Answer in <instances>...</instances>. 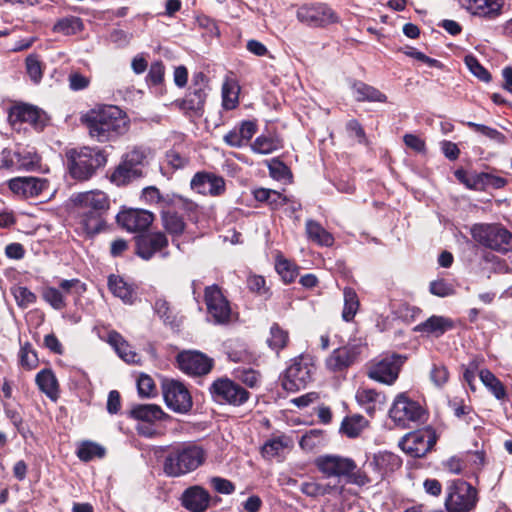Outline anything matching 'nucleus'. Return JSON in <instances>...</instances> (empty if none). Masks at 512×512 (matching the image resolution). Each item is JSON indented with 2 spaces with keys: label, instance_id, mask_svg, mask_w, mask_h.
I'll use <instances>...</instances> for the list:
<instances>
[{
  "label": "nucleus",
  "instance_id": "nucleus-19",
  "mask_svg": "<svg viewBox=\"0 0 512 512\" xmlns=\"http://www.w3.org/2000/svg\"><path fill=\"white\" fill-rule=\"evenodd\" d=\"M133 240L135 255L145 261L151 260L157 253H161L169 245L166 234L161 231H146L134 236Z\"/></svg>",
  "mask_w": 512,
  "mask_h": 512
},
{
  "label": "nucleus",
  "instance_id": "nucleus-11",
  "mask_svg": "<svg viewBox=\"0 0 512 512\" xmlns=\"http://www.w3.org/2000/svg\"><path fill=\"white\" fill-rule=\"evenodd\" d=\"M208 90V77L203 72L194 73L185 97L176 100L175 105L186 115L202 116Z\"/></svg>",
  "mask_w": 512,
  "mask_h": 512
},
{
  "label": "nucleus",
  "instance_id": "nucleus-56",
  "mask_svg": "<svg viewBox=\"0 0 512 512\" xmlns=\"http://www.w3.org/2000/svg\"><path fill=\"white\" fill-rule=\"evenodd\" d=\"M464 61L469 71L479 80L486 83L491 81L492 76L490 72L479 62V60L474 55L470 54L465 56Z\"/></svg>",
  "mask_w": 512,
  "mask_h": 512
},
{
  "label": "nucleus",
  "instance_id": "nucleus-50",
  "mask_svg": "<svg viewBox=\"0 0 512 512\" xmlns=\"http://www.w3.org/2000/svg\"><path fill=\"white\" fill-rule=\"evenodd\" d=\"M448 407L453 411V414L458 419H463L467 425H470L473 421L470 416L474 413L472 406L467 405L463 398L454 397L448 401Z\"/></svg>",
  "mask_w": 512,
  "mask_h": 512
},
{
  "label": "nucleus",
  "instance_id": "nucleus-7",
  "mask_svg": "<svg viewBox=\"0 0 512 512\" xmlns=\"http://www.w3.org/2000/svg\"><path fill=\"white\" fill-rule=\"evenodd\" d=\"M211 400L221 406L241 407L251 398V393L239 382L228 376L216 378L208 387Z\"/></svg>",
  "mask_w": 512,
  "mask_h": 512
},
{
  "label": "nucleus",
  "instance_id": "nucleus-38",
  "mask_svg": "<svg viewBox=\"0 0 512 512\" xmlns=\"http://www.w3.org/2000/svg\"><path fill=\"white\" fill-rule=\"evenodd\" d=\"M283 147V139L276 132L259 135L251 145L252 150L259 154H271Z\"/></svg>",
  "mask_w": 512,
  "mask_h": 512
},
{
  "label": "nucleus",
  "instance_id": "nucleus-55",
  "mask_svg": "<svg viewBox=\"0 0 512 512\" xmlns=\"http://www.w3.org/2000/svg\"><path fill=\"white\" fill-rule=\"evenodd\" d=\"M41 296L55 310H62L66 307V301L63 294L55 287H44Z\"/></svg>",
  "mask_w": 512,
  "mask_h": 512
},
{
  "label": "nucleus",
  "instance_id": "nucleus-62",
  "mask_svg": "<svg viewBox=\"0 0 512 512\" xmlns=\"http://www.w3.org/2000/svg\"><path fill=\"white\" fill-rule=\"evenodd\" d=\"M195 21L200 29L205 30V32L211 37L220 36V31L216 21L209 16L204 14H198L195 16Z\"/></svg>",
  "mask_w": 512,
  "mask_h": 512
},
{
  "label": "nucleus",
  "instance_id": "nucleus-57",
  "mask_svg": "<svg viewBox=\"0 0 512 512\" xmlns=\"http://www.w3.org/2000/svg\"><path fill=\"white\" fill-rule=\"evenodd\" d=\"M236 84L226 81L222 86V106L225 110L235 109L239 103Z\"/></svg>",
  "mask_w": 512,
  "mask_h": 512
},
{
  "label": "nucleus",
  "instance_id": "nucleus-54",
  "mask_svg": "<svg viewBox=\"0 0 512 512\" xmlns=\"http://www.w3.org/2000/svg\"><path fill=\"white\" fill-rule=\"evenodd\" d=\"M236 379L241 385L255 389L260 387L262 375L258 370L252 368L237 369L235 371Z\"/></svg>",
  "mask_w": 512,
  "mask_h": 512
},
{
  "label": "nucleus",
  "instance_id": "nucleus-1",
  "mask_svg": "<svg viewBox=\"0 0 512 512\" xmlns=\"http://www.w3.org/2000/svg\"><path fill=\"white\" fill-rule=\"evenodd\" d=\"M75 207L76 231L87 238H93L107 228L110 198L101 190L74 194L71 198Z\"/></svg>",
  "mask_w": 512,
  "mask_h": 512
},
{
  "label": "nucleus",
  "instance_id": "nucleus-4",
  "mask_svg": "<svg viewBox=\"0 0 512 512\" xmlns=\"http://www.w3.org/2000/svg\"><path fill=\"white\" fill-rule=\"evenodd\" d=\"M65 157L70 177L80 182L90 180L108 161L106 151L97 146L69 149L65 152Z\"/></svg>",
  "mask_w": 512,
  "mask_h": 512
},
{
  "label": "nucleus",
  "instance_id": "nucleus-63",
  "mask_svg": "<svg viewBox=\"0 0 512 512\" xmlns=\"http://www.w3.org/2000/svg\"><path fill=\"white\" fill-rule=\"evenodd\" d=\"M480 362L478 359H472L467 365L462 364L461 369L463 370V380L468 384L472 391L476 390L475 376L479 369Z\"/></svg>",
  "mask_w": 512,
  "mask_h": 512
},
{
  "label": "nucleus",
  "instance_id": "nucleus-8",
  "mask_svg": "<svg viewBox=\"0 0 512 512\" xmlns=\"http://www.w3.org/2000/svg\"><path fill=\"white\" fill-rule=\"evenodd\" d=\"M472 238L480 245L506 254L512 251V232L499 223H479L471 228Z\"/></svg>",
  "mask_w": 512,
  "mask_h": 512
},
{
  "label": "nucleus",
  "instance_id": "nucleus-35",
  "mask_svg": "<svg viewBox=\"0 0 512 512\" xmlns=\"http://www.w3.org/2000/svg\"><path fill=\"white\" fill-rule=\"evenodd\" d=\"M504 2H466L463 7L473 16L493 20L501 15Z\"/></svg>",
  "mask_w": 512,
  "mask_h": 512
},
{
  "label": "nucleus",
  "instance_id": "nucleus-45",
  "mask_svg": "<svg viewBox=\"0 0 512 512\" xmlns=\"http://www.w3.org/2000/svg\"><path fill=\"white\" fill-rule=\"evenodd\" d=\"M290 439L281 435L267 440L261 447V455L267 460H271L280 455V453L289 446Z\"/></svg>",
  "mask_w": 512,
  "mask_h": 512
},
{
  "label": "nucleus",
  "instance_id": "nucleus-61",
  "mask_svg": "<svg viewBox=\"0 0 512 512\" xmlns=\"http://www.w3.org/2000/svg\"><path fill=\"white\" fill-rule=\"evenodd\" d=\"M165 75V66L162 61H155L150 65L148 74L146 75V83L148 86H158L163 83Z\"/></svg>",
  "mask_w": 512,
  "mask_h": 512
},
{
  "label": "nucleus",
  "instance_id": "nucleus-46",
  "mask_svg": "<svg viewBox=\"0 0 512 512\" xmlns=\"http://www.w3.org/2000/svg\"><path fill=\"white\" fill-rule=\"evenodd\" d=\"M77 457L83 462H90L95 458H103L106 455V449L93 441H83L76 451Z\"/></svg>",
  "mask_w": 512,
  "mask_h": 512
},
{
  "label": "nucleus",
  "instance_id": "nucleus-6",
  "mask_svg": "<svg viewBox=\"0 0 512 512\" xmlns=\"http://www.w3.org/2000/svg\"><path fill=\"white\" fill-rule=\"evenodd\" d=\"M479 499L478 489L463 479L446 483L444 507L447 512H474Z\"/></svg>",
  "mask_w": 512,
  "mask_h": 512
},
{
  "label": "nucleus",
  "instance_id": "nucleus-51",
  "mask_svg": "<svg viewBox=\"0 0 512 512\" xmlns=\"http://www.w3.org/2000/svg\"><path fill=\"white\" fill-rule=\"evenodd\" d=\"M26 72L31 81L39 84L43 78L44 66L38 54H30L25 59Z\"/></svg>",
  "mask_w": 512,
  "mask_h": 512
},
{
  "label": "nucleus",
  "instance_id": "nucleus-43",
  "mask_svg": "<svg viewBox=\"0 0 512 512\" xmlns=\"http://www.w3.org/2000/svg\"><path fill=\"white\" fill-rule=\"evenodd\" d=\"M479 378L496 399L503 400L507 396L504 384L489 369L480 370Z\"/></svg>",
  "mask_w": 512,
  "mask_h": 512
},
{
  "label": "nucleus",
  "instance_id": "nucleus-18",
  "mask_svg": "<svg viewBox=\"0 0 512 512\" xmlns=\"http://www.w3.org/2000/svg\"><path fill=\"white\" fill-rule=\"evenodd\" d=\"M402 363L400 355H387L370 363L367 376L374 381L392 385L398 379Z\"/></svg>",
  "mask_w": 512,
  "mask_h": 512
},
{
  "label": "nucleus",
  "instance_id": "nucleus-41",
  "mask_svg": "<svg viewBox=\"0 0 512 512\" xmlns=\"http://www.w3.org/2000/svg\"><path fill=\"white\" fill-rule=\"evenodd\" d=\"M266 343L272 351L279 354V352L287 348L290 343L289 331L274 322L270 327L269 337Z\"/></svg>",
  "mask_w": 512,
  "mask_h": 512
},
{
  "label": "nucleus",
  "instance_id": "nucleus-60",
  "mask_svg": "<svg viewBox=\"0 0 512 512\" xmlns=\"http://www.w3.org/2000/svg\"><path fill=\"white\" fill-rule=\"evenodd\" d=\"M138 394L142 398H152L156 396V385L154 380L147 374H141L137 380Z\"/></svg>",
  "mask_w": 512,
  "mask_h": 512
},
{
  "label": "nucleus",
  "instance_id": "nucleus-10",
  "mask_svg": "<svg viewBox=\"0 0 512 512\" xmlns=\"http://www.w3.org/2000/svg\"><path fill=\"white\" fill-rule=\"evenodd\" d=\"M316 371L313 358L310 355H300L292 360L281 377V385L288 392L304 389L312 381Z\"/></svg>",
  "mask_w": 512,
  "mask_h": 512
},
{
  "label": "nucleus",
  "instance_id": "nucleus-16",
  "mask_svg": "<svg viewBox=\"0 0 512 512\" xmlns=\"http://www.w3.org/2000/svg\"><path fill=\"white\" fill-rule=\"evenodd\" d=\"M204 302L207 314L213 322L218 325H225L231 321L232 308L230 301L223 293L218 284L206 286L204 289Z\"/></svg>",
  "mask_w": 512,
  "mask_h": 512
},
{
  "label": "nucleus",
  "instance_id": "nucleus-21",
  "mask_svg": "<svg viewBox=\"0 0 512 512\" xmlns=\"http://www.w3.org/2000/svg\"><path fill=\"white\" fill-rule=\"evenodd\" d=\"M49 180L41 177L23 176L8 180L9 190L19 199L36 198L49 189Z\"/></svg>",
  "mask_w": 512,
  "mask_h": 512
},
{
  "label": "nucleus",
  "instance_id": "nucleus-44",
  "mask_svg": "<svg viewBox=\"0 0 512 512\" xmlns=\"http://www.w3.org/2000/svg\"><path fill=\"white\" fill-rule=\"evenodd\" d=\"M343 296L344 305L342 310V319L345 322H351L360 308V301L356 291L351 287L344 288Z\"/></svg>",
  "mask_w": 512,
  "mask_h": 512
},
{
  "label": "nucleus",
  "instance_id": "nucleus-58",
  "mask_svg": "<svg viewBox=\"0 0 512 512\" xmlns=\"http://www.w3.org/2000/svg\"><path fill=\"white\" fill-rule=\"evenodd\" d=\"M12 293L17 305L22 309L27 308L29 305L34 304L37 301L36 294L24 286L15 287L12 290Z\"/></svg>",
  "mask_w": 512,
  "mask_h": 512
},
{
  "label": "nucleus",
  "instance_id": "nucleus-48",
  "mask_svg": "<svg viewBox=\"0 0 512 512\" xmlns=\"http://www.w3.org/2000/svg\"><path fill=\"white\" fill-rule=\"evenodd\" d=\"M18 358L19 365L27 371L38 367V355L30 342H25L23 345H21Z\"/></svg>",
  "mask_w": 512,
  "mask_h": 512
},
{
  "label": "nucleus",
  "instance_id": "nucleus-40",
  "mask_svg": "<svg viewBox=\"0 0 512 512\" xmlns=\"http://www.w3.org/2000/svg\"><path fill=\"white\" fill-rule=\"evenodd\" d=\"M160 216L162 225L168 234L179 237L184 233L186 223L177 211L160 210Z\"/></svg>",
  "mask_w": 512,
  "mask_h": 512
},
{
  "label": "nucleus",
  "instance_id": "nucleus-42",
  "mask_svg": "<svg viewBox=\"0 0 512 512\" xmlns=\"http://www.w3.org/2000/svg\"><path fill=\"white\" fill-rule=\"evenodd\" d=\"M275 270L285 284L293 283L299 274L298 265L284 257L282 253H278L275 257Z\"/></svg>",
  "mask_w": 512,
  "mask_h": 512
},
{
  "label": "nucleus",
  "instance_id": "nucleus-37",
  "mask_svg": "<svg viewBox=\"0 0 512 512\" xmlns=\"http://www.w3.org/2000/svg\"><path fill=\"white\" fill-rule=\"evenodd\" d=\"M107 342L114 348L117 355L127 363H135L137 353L131 348V345L116 330H112L107 335Z\"/></svg>",
  "mask_w": 512,
  "mask_h": 512
},
{
  "label": "nucleus",
  "instance_id": "nucleus-3",
  "mask_svg": "<svg viewBox=\"0 0 512 512\" xmlns=\"http://www.w3.org/2000/svg\"><path fill=\"white\" fill-rule=\"evenodd\" d=\"M163 472L168 477H181L199 468L206 459L203 447L194 441L176 442L164 450Z\"/></svg>",
  "mask_w": 512,
  "mask_h": 512
},
{
  "label": "nucleus",
  "instance_id": "nucleus-25",
  "mask_svg": "<svg viewBox=\"0 0 512 512\" xmlns=\"http://www.w3.org/2000/svg\"><path fill=\"white\" fill-rule=\"evenodd\" d=\"M357 404L370 416L374 417L377 410H381L387 402L385 393L373 388L359 387L355 393Z\"/></svg>",
  "mask_w": 512,
  "mask_h": 512
},
{
  "label": "nucleus",
  "instance_id": "nucleus-24",
  "mask_svg": "<svg viewBox=\"0 0 512 512\" xmlns=\"http://www.w3.org/2000/svg\"><path fill=\"white\" fill-rule=\"evenodd\" d=\"M455 327L453 319L440 315H432L425 321L417 324L413 328V331L420 333L422 336L440 338Z\"/></svg>",
  "mask_w": 512,
  "mask_h": 512
},
{
  "label": "nucleus",
  "instance_id": "nucleus-5",
  "mask_svg": "<svg viewBox=\"0 0 512 512\" xmlns=\"http://www.w3.org/2000/svg\"><path fill=\"white\" fill-rule=\"evenodd\" d=\"M314 465L327 478H344L347 483L357 486H365L372 481L367 473L358 468L356 462L349 457L338 454L320 455L315 459Z\"/></svg>",
  "mask_w": 512,
  "mask_h": 512
},
{
  "label": "nucleus",
  "instance_id": "nucleus-36",
  "mask_svg": "<svg viewBox=\"0 0 512 512\" xmlns=\"http://www.w3.org/2000/svg\"><path fill=\"white\" fill-rule=\"evenodd\" d=\"M305 232L307 239L319 246L331 247L334 244V236L316 220L306 221Z\"/></svg>",
  "mask_w": 512,
  "mask_h": 512
},
{
  "label": "nucleus",
  "instance_id": "nucleus-52",
  "mask_svg": "<svg viewBox=\"0 0 512 512\" xmlns=\"http://www.w3.org/2000/svg\"><path fill=\"white\" fill-rule=\"evenodd\" d=\"M465 125L468 128H470L471 130H473L474 132L480 133L483 136L489 138L490 140H492L498 144H506L507 143L506 136L502 132L498 131L495 128H492V127L484 125V124H478L475 122H471V121L466 122Z\"/></svg>",
  "mask_w": 512,
  "mask_h": 512
},
{
  "label": "nucleus",
  "instance_id": "nucleus-13",
  "mask_svg": "<svg viewBox=\"0 0 512 512\" xmlns=\"http://www.w3.org/2000/svg\"><path fill=\"white\" fill-rule=\"evenodd\" d=\"M440 433L432 426L408 433L401 442L402 450L414 458L425 457L434 449Z\"/></svg>",
  "mask_w": 512,
  "mask_h": 512
},
{
  "label": "nucleus",
  "instance_id": "nucleus-32",
  "mask_svg": "<svg viewBox=\"0 0 512 512\" xmlns=\"http://www.w3.org/2000/svg\"><path fill=\"white\" fill-rule=\"evenodd\" d=\"M36 385L50 400L57 401L60 396V386L55 373L50 368L40 370L35 377Z\"/></svg>",
  "mask_w": 512,
  "mask_h": 512
},
{
  "label": "nucleus",
  "instance_id": "nucleus-53",
  "mask_svg": "<svg viewBox=\"0 0 512 512\" xmlns=\"http://www.w3.org/2000/svg\"><path fill=\"white\" fill-rule=\"evenodd\" d=\"M269 175L277 181H292L293 174L291 169L279 158H273L268 162Z\"/></svg>",
  "mask_w": 512,
  "mask_h": 512
},
{
  "label": "nucleus",
  "instance_id": "nucleus-49",
  "mask_svg": "<svg viewBox=\"0 0 512 512\" xmlns=\"http://www.w3.org/2000/svg\"><path fill=\"white\" fill-rule=\"evenodd\" d=\"M84 29L83 22L78 17H65L57 21L53 30L64 35H74Z\"/></svg>",
  "mask_w": 512,
  "mask_h": 512
},
{
  "label": "nucleus",
  "instance_id": "nucleus-47",
  "mask_svg": "<svg viewBox=\"0 0 512 512\" xmlns=\"http://www.w3.org/2000/svg\"><path fill=\"white\" fill-rule=\"evenodd\" d=\"M155 313L163 320L165 325H169L172 329L179 328L180 321L170 306V303L163 298H158L154 303Z\"/></svg>",
  "mask_w": 512,
  "mask_h": 512
},
{
  "label": "nucleus",
  "instance_id": "nucleus-26",
  "mask_svg": "<svg viewBox=\"0 0 512 512\" xmlns=\"http://www.w3.org/2000/svg\"><path fill=\"white\" fill-rule=\"evenodd\" d=\"M128 417L149 424L171 419V416L157 404H136L128 412Z\"/></svg>",
  "mask_w": 512,
  "mask_h": 512
},
{
  "label": "nucleus",
  "instance_id": "nucleus-31",
  "mask_svg": "<svg viewBox=\"0 0 512 512\" xmlns=\"http://www.w3.org/2000/svg\"><path fill=\"white\" fill-rule=\"evenodd\" d=\"M252 195L257 202L265 204L268 206L270 211L273 212L279 210L290 202V197L283 195L276 190L264 187L253 189Z\"/></svg>",
  "mask_w": 512,
  "mask_h": 512
},
{
  "label": "nucleus",
  "instance_id": "nucleus-29",
  "mask_svg": "<svg viewBox=\"0 0 512 512\" xmlns=\"http://www.w3.org/2000/svg\"><path fill=\"white\" fill-rule=\"evenodd\" d=\"M351 90L357 102H388V97L385 93L361 80H354L351 84Z\"/></svg>",
  "mask_w": 512,
  "mask_h": 512
},
{
  "label": "nucleus",
  "instance_id": "nucleus-39",
  "mask_svg": "<svg viewBox=\"0 0 512 512\" xmlns=\"http://www.w3.org/2000/svg\"><path fill=\"white\" fill-rule=\"evenodd\" d=\"M142 176L143 172L141 167H133L121 161V163L112 172L110 180L117 186H125Z\"/></svg>",
  "mask_w": 512,
  "mask_h": 512
},
{
  "label": "nucleus",
  "instance_id": "nucleus-64",
  "mask_svg": "<svg viewBox=\"0 0 512 512\" xmlns=\"http://www.w3.org/2000/svg\"><path fill=\"white\" fill-rule=\"evenodd\" d=\"M449 371L443 364H433L430 379L437 387H443L449 380Z\"/></svg>",
  "mask_w": 512,
  "mask_h": 512
},
{
  "label": "nucleus",
  "instance_id": "nucleus-9",
  "mask_svg": "<svg viewBox=\"0 0 512 512\" xmlns=\"http://www.w3.org/2000/svg\"><path fill=\"white\" fill-rule=\"evenodd\" d=\"M427 410L416 400L410 398L406 392L399 393L389 409V417L401 428H409L426 420Z\"/></svg>",
  "mask_w": 512,
  "mask_h": 512
},
{
  "label": "nucleus",
  "instance_id": "nucleus-33",
  "mask_svg": "<svg viewBox=\"0 0 512 512\" xmlns=\"http://www.w3.org/2000/svg\"><path fill=\"white\" fill-rule=\"evenodd\" d=\"M370 426V421L361 414L347 415L343 418L339 433L349 439H355L361 436L363 431Z\"/></svg>",
  "mask_w": 512,
  "mask_h": 512
},
{
  "label": "nucleus",
  "instance_id": "nucleus-15",
  "mask_svg": "<svg viewBox=\"0 0 512 512\" xmlns=\"http://www.w3.org/2000/svg\"><path fill=\"white\" fill-rule=\"evenodd\" d=\"M296 14L301 23L314 28L339 22L337 13L325 2H303Z\"/></svg>",
  "mask_w": 512,
  "mask_h": 512
},
{
  "label": "nucleus",
  "instance_id": "nucleus-30",
  "mask_svg": "<svg viewBox=\"0 0 512 512\" xmlns=\"http://www.w3.org/2000/svg\"><path fill=\"white\" fill-rule=\"evenodd\" d=\"M15 153V171H33L40 167L42 158L35 148L18 144L15 146Z\"/></svg>",
  "mask_w": 512,
  "mask_h": 512
},
{
  "label": "nucleus",
  "instance_id": "nucleus-2",
  "mask_svg": "<svg viewBox=\"0 0 512 512\" xmlns=\"http://www.w3.org/2000/svg\"><path fill=\"white\" fill-rule=\"evenodd\" d=\"M89 135L98 142L113 141L129 129L130 119L126 112L115 105H103L90 109L80 118Z\"/></svg>",
  "mask_w": 512,
  "mask_h": 512
},
{
  "label": "nucleus",
  "instance_id": "nucleus-28",
  "mask_svg": "<svg viewBox=\"0 0 512 512\" xmlns=\"http://www.w3.org/2000/svg\"><path fill=\"white\" fill-rule=\"evenodd\" d=\"M402 465V459L389 451H382L374 455L369 466L377 474V478L383 479L384 476L398 470Z\"/></svg>",
  "mask_w": 512,
  "mask_h": 512
},
{
  "label": "nucleus",
  "instance_id": "nucleus-14",
  "mask_svg": "<svg viewBox=\"0 0 512 512\" xmlns=\"http://www.w3.org/2000/svg\"><path fill=\"white\" fill-rule=\"evenodd\" d=\"M161 389L166 406L175 413L187 414L193 407V400L186 385L176 379L165 378Z\"/></svg>",
  "mask_w": 512,
  "mask_h": 512
},
{
  "label": "nucleus",
  "instance_id": "nucleus-12",
  "mask_svg": "<svg viewBox=\"0 0 512 512\" xmlns=\"http://www.w3.org/2000/svg\"><path fill=\"white\" fill-rule=\"evenodd\" d=\"M49 115L40 107L29 103H15L8 109V121L13 128L28 124L35 132H43L50 124Z\"/></svg>",
  "mask_w": 512,
  "mask_h": 512
},
{
  "label": "nucleus",
  "instance_id": "nucleus-17",
  "mask_svg": "<svg viewBox=\"0 0 512 512\" xmlns=\"http://www.w3.org/2000/svg\"><path fill=\"white\" fill-rule=\"evenodd\" d=\"M454 176L459 183L472 191L485 192L489 188L499 190L508 184V180L504 177L489 172H468L462 167L454 171Z\"/></svg>",
  "mask_w": 512,
  "mask_h": 512
},
{
  "label": "nucleus",
  "instance_id": "nucleus-34",
  "mask_svg": "<svg viewBox=\"0 0 512 512\" xmlns=\"http://www.w3.org/2000/svg\"><path fill=\"white\" fill-rule=\"evenodd\" d=\"M109 291L120 298L125 304H133L136 299L135 289L131 284L126 282L123 277L110 274L107 279Z\"/></svg>",
  "mask_w": 512,
  "mask_h": 512
},
{
  "label": "nucleus",
  "instance_id": "nucleus-27",
  "mask_svg": "<svg viewBox=\"0 0 512 512\" xmlns=\"http://www.w3.org/2000/svg\"><path fill=\"white\" fill-rule=\"evenodd\" d=\"M210 494L201 486L187 488L182 494V505L190 512H204L209 507Z\"/></svg>",
  "mask_w": 512,
  "mask_h": 512
},
{
  "label": "nucleus",
  "instance_id": "nucleus-59",
  "mask_svg": "<svg viewBox=\"0 0 512 512\" xmlns=\"http://www.w3.org/2000/svg\"><path fill=\"white\" fill-rule=\"evenodd\" d=\"M247 287L252 293L259 296L268 298L271 295L270 288L266 285V279L261 275H250L247 278Z\"/></svg>",
  "mask_w": 512,
  "mask_h": 512
},
{
  "label": "nucleus",
  "instance_id": "nucleus-23",
  "mask_svg": "<svg viewBox=\"0 0 512 512\" xmlns=\"http://www.w3.org/2000/svg\"><path fill=\"white\" fill-rule=\"evenodd\" d=\"M360 349L357 345H346L336 348L325 361L326 368L332 372H342L353 365L358 359Z\"/></svg>",
  "mask_w": 512,
  "mask_h": 512
},
{
  "label": "nucleus",
  "instance_id": "nucleus-20",
  "mask_svg": "<svg viewBox=\"0 0 512 512\" xmlns=\"http://www.w3.org/2000/svg\"><path fill=\"white\" fill-rule=\"evenodd\" d=\"M177 367L189 376H202L211 372L214 360L199 351H182L176 356Z\"/></svg>",
  "mask_w": 512,
  "mask_h": 512
},
{
  "label": "nucleus",
  "instance_id": "nucleus-22",
  "mask_svg": "<svg viewBox=\"0 0 512 512\" xmlns=\"http://www.w3.org/2000/svg\"><path fill=\"white\" fill-rule=\"evenodd\" d=\"M155 216L145 209H122L116 216L117 224L128 232L144 233L152 225Z\"/></svg>",
  "mask_w": 512,
  "mask_h": 512
}]
</instances>
